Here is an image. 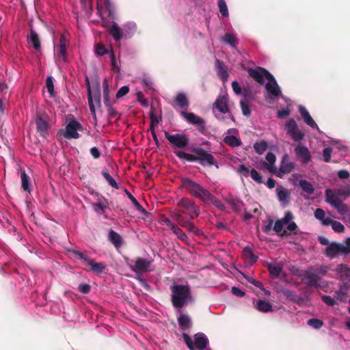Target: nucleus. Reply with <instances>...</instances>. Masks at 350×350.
I'll return each mask as SVG.
<instances>
[{"label":"nucleus","instance_id":"nucleus-1","mask_svg":"<svg viewBox=\"0 0 350 350\" xmlns=\"http://www.w3.org/2000/svg\"><path fill=\"white\" fill-rule=\"evenodd\" d=\"M171 301L176 312H180V309L187 306L193 301L191 288L189 285L174 284L171 286Z\"/></svg>","mask_w":350,"mask_h":350},{"label":"nucleus","instance_id":"nucleus-2","mask_svg":"<svg viewBox=\"0 0 350 350\" xmlns=\"http://www.w3.org/2000/svg\"><path fill=\"white\" fill-rule=\"evenodd\" d=\"M182 185L192 196L204 203L211 197V193L206 189L189 178H183Z\"/></svg>","mask_w":350,"mask_h":350},{"label":"nucleus","instance_id":"nucleus-3","mask_svg":"<svg viewBox=\"0 0 350 350\" xmlns=\"http://www.w3.org/2000/svg\"><path fill=\"white\" fill-rule=\"evenodd\" d=\"M183 338L190 350H204L208 344V338L203 333L196 334L194 336V341L186 333L183 334Z\"/></svg>","mask_w":350,"mask_h":350},{"label":"nucleus","instance_id":"nucleus-4","mask_svg":"<svg viewBox=\"0 0 350 350\" xmlns=\"http://www.w3.org/2000/svg\"><path fill=\"white\" fill-rule=\"evenodd\" d=\"M126 263L129 268L137 274L150 272L152 271V260L137 257L135 259H126Z\"/></svg>","mask_w":350,"mask_h":350},{"label":"nucleus","instance_id":"nucleus-5","mask_svg":"<svg viewBox=\"0 0 350 350\" xmlns=\"http://www.w3.org/2000/svg\"><path fill=\"white\" fill-rule=\"evenodd\" d=\"M69 44V34L66 32L61 34L59 44L54 47L57 62L66 63L68 61L67 47Z\"/></svg>","mask_w":350,"mask_h":350},{"label":"nucleus","instance_id":"nucleus-6","mask_svg":"<svg viewBox=\"0 0 350 350\" xmlns=\"http://www.w3.org/2000/svg\"><path fill=\"white\" fill-rule=\"evenodd\" d=\"M349 253V247L336 242H332L328 246L325 247L324 251V254L331 259L337 258L340 255H347Z\"/></svg>","mask_w":350,"mask_h":350},{"label":"nucleus","instance_id":"nucleus-7","mask_svg":"<svg viewBox=\"0 0 350 350\" xmlns=\"http://www.w3.org/2000/svg\"><path fill=\"white\" fill-rule=\"evenodd\" d=\"M81 130V124L72 116V118L68 120V123L66 125L63 136L68 139H78L80 137L78 131Z\"/></svg>","mask_w":350,"mask_h":350},{"label":"nucleus","instance_id":"nucleus-8","mask_svg":"<svg viewBox=\"0 0 350 350\" xmlns=\"http://www.w3.org/2000/svg\"><path fill=\"white\" fill-rule=\"evenodd\" d=\"M192 152L198 154V163L202 166L215 165L218 167L217 162L215 157L201 147H196Z\"/></svg>","mask_w":350,"mask_h":350},{"label":"nucleus","instance_id":"nucleus-9","mask_svg":"<svg viewBox=\"0 0 350 350\" xmlns=\"http://www.w3.org/2000/svg\"><path fill=\"white\" fill-rule=\"evenodd\" d=\"M178 205L185 209L180 213L187 215L189 219H193L199 215V210L195 206L193 201L188 198H183L178 202Z\"/></svg>","mask_w":350,"mask_h":350},{"label":"nucleus","instance_id":"nucleus-10","mask_svg":"<svg viewBox=\"0 0 350 350\" xmlns=\"http://www.w3.org/2000/svg\"><path fill=\"white\" fill-rule=\"evenodd\" d=\"M287 134L295 142H300L304 139L305 134L299 130L297 124L294 119H291L288 121L285 126Z\"/></svg>","mask_w":350,"mask_h":350},{"label":"nucleus","instance_id":"nucleus-11","mask_svg":"<svg viewBox=\"0 0 350 350\" xmlns=\"http://www.w3.org/2000/svg\"><path fill=\"white\" fill-rule=\"evenodd\" d=\"M265 89L268 93L266 96L267 99L275 100L282 96L281 89L273 75H270L269 79H267Z\"/></svg>","mask_w":350,"mask_h":350},{"label":"nucleus","instance_id":"nucleus-12","mask_svg":"<svg viewBox=\"0 0 350 350\" xmlns=\"http://www.w3.org/2000/svg\"><path fill=\"white\" fill-rule=\"evenodd\" d=\"M96 201L91 203L94 211L98 215H104L105 218H107L105 213L110 210L108 200L99 194H96Z\"/></svg>","mask_w":350,"mask_h":350},{"label":"nucleus","instance_id":"nucleus-13","mask_svg":"<svg viewBox=\"0 0 350 350\" xmlns=\"http://www.w3.org/2000/svg\"><path fill=\"white\" fill-rule=\"evenodd\" d=\"M165 136L174 148H184L189 142V137L185 134L171 135L168 132H165Z\"/></svg>","mask_w":350,"mask_h":350},{"label":"nucleus","instance_id":"nucleus-14","mask_svg":"<svg viewBox=\"0 0 350 350\" xmlns=\"http://www.w3.org/2000/svg\"><path fill=\"white\" fill-rule=\"evenodd\" d=\"M223 141L226 144L233 148L239 147L242 145L239 131L234 128L229 129L225 133Z\"/></svg>","mask_w":350,"mask_h":350},{"label":"nucleus","instance_id":"nucleus-15","mask_svg":"<svg viewBox=\"0 0 350 350\" xmlns=\"http://www.w3.org/2000/svg\"><path fill=\"white\" fill-rule=\"evenodd\" d=\"M247 72L252 79L260 84H264L265 79H269V76L272 75L269 71L262 67L250 68L247 70Z\"/></svg>","mask_w":350,"mask_h":350},{"label":"nucleus","instance_id":"nucleus-16","mask_svg":"<svg viewBox=\"0 0 350 350\" xmlns=\"http://www.w3.org/2000/svg\"><path fill=\"white\" fill-rule=\"evenodd\" d=\"M232 88L236 95L243 96L246 100H252L253 98L252 88L251 86L247 85L241 87L237 81L232 82Z\"/></svg>","mask_w":350,"mask_h":350},{"label":"nucleus","instance_id":"nucleus-17","mask_svg":"<svg viewBox=\"0 0 350 350\" xmlns=\"http://www.w3.org/2000/svg\"><path fill=\"white\" fill-rule=\"evenodd\" d=\"M303 280H304L305 284L308 286L314 287L321 286V277H319V275H318L314 271H312L311 270H307L305 271L303 275Z\"/></svg>","mask_w":350,"mask_h":350},{"label":"nucleus","instance_id":"nucleus-18","mask_svg":"<svg viewBox=\"0 0 350 350\" xmlns=\"http://www.w3.org/2000/svg\"><path fill=\"white\" fill-rule=\"evenodd\" d=\"M334 271L336 278L342 281L344 284L350 282V268L347 265H338Z\"/></svg>","mask_w":350,"mask_h":350},{"label":"nucleus","instance_id":"nucleus-19","mask_svg":"<svg viewBox=\"0 0 350 350\" xmlns=\"http://www.w3.org/2000/svg\"><path fill=\"white\" fill-rule=\"evenodd\" d=\"M87 81L88 83V105L90 110V112L92 116H96V109H95V104L100 105V96L98 94H93L92 93L90 83L88 81V79L87 78Z\"/></svg>","mask_w":350,"mask_h":350},{"label":"nucleus","instance_id":"nucleus-20","mask_svg":"<svg viewBox=\"0 0 350 350\" xmlns=\"http://www.w3.org/2000/svg\"><path fill=\"white\" fill-rule=\"evenodd\" d=\"M177 314V321L180 329L182 330H187L192 326V321L191 317L185 313H183L182 309L180 312H176Z\"/></svg>","mask_w":350,"mask_h":350},{"label":"nucleus","instance_id":"nucleus-21","mask_svg":"<svg viewBox=\"0 0 350 350\" xmlns=\"http://www.w3.org/2000/svg\"><path fill=\"white\" fill-rule=\"evenodd\" d=\"M295 152L303 163L306 164L310 161L311 154L307 147L298 145L295 148Z\"/></svg>","mask_w":350,"mask_h":350},{"label":"nucleus","instance_id":"nucleus-22","mask_svg":"<svg viewBox=\"0 0 350 350\" xmlns=\"http://www.w3.org/2000/svg\"><path fill=\"white\" fill-rule=\"evenodd\" d=\"M214 106L221 113H228L229 108L228 106V96L227 95H219L217 98Z\"/></svg>","mask_w":350,"mask_h":350},{"label":"nucleus","instance_id":"nucleus-23","mask_svg":"<svg viewBox=\"0 0 350 350\" xmlns=\"http://www.w3.org/2000/svg\"><path fill=\"white\" fill-rule=\"evenodd\" d=\"M293 215L291 212L287 211L280 221L286 226V229L290 232H295L297 229V224L293 221Z\"/></svg>","mask_w":350,"mask_h":350},{"label":"nucleus","instance_id":"nucleus-24","mask_svg":"<svg viewBox=\"0 0 350 350\" xmlns=\"http://www.w3.org/2000/svg\"><path fill=\"white\" fill-rule=\"evenodd\" d=\"M299 111L300 114L301 115L304 122L310 126L312 129H316L317 130H319L318 125L317 123L314 121V120L310 116V113L307 111L305 107L300 105L298 107Z\"/></svg>","mask_w":350,"mask_h":350},{"label":"nucleus","instance_id":"nucleus-25","mask_svg":"<svg viewBox=\"0 0 350 350\" xmlns=\"http://www.w3.org/2000/svg\"><path fill=\"white\" fill-rule=\"evenodd\" d=\"M215 68L219 77L224 81L226 82L228 80V73L223 62L216 59L215 60Z\"/></svg>","mask_w":350,"mask_h":350},{"label":"nucleus","instance_id":"nucleus-26","mask_svg":"<svg viewBox=\"0 0 350 350\" xmlns=\"http://www.w3.org/2000/svg\"><path fill=\"white\" fill-rule=\"evenodd\" d=\"M182 116H183L186 120L192 124L203 126L204 124V121L200 117L195 115L193 113H187L185 111L181 112Z\"/></svg>","mask_w":350,"mask_h":350},{"label":"nucleus","instance_id":"nucleus-27","mask_svg":"<svg viewBox=\"0 0 350 350\" xmlns=\"http://www.w3.org/2000/svg\"><path fill=\"white\" fill-rule=\"evenodd\" d=\"M294 167L295 163L289 161L288 155H284L280 167V172L283 174H288L293 170Z\"/></svg>","mask_w":350,"mask_h":350},{"label":"nucleus","instance_id":"nucleus-28","mask_svg":"<svg viewBox=\"0 0 350 350\" xmlns=\"http://www.w3.org/2000/svg\"><path fill=\"white\" fill-rule=\"evenodd\" d=\"M348 288L346 284L339 286L338 290L335 292L334 297L340 302L345 303L347 299Z\"/></svg>","mask_w":350,"mask_h":350},{"label":"nucleus","instance_id":"nucleus-29","mask_svg":"<svg viewBox=\"0 0 350 350\" xmlns=\"http://www.w3.org/2000/svg\"><path fill=\"white\" fill-rule=\"evenodd\" d=\"M109 32L116 41H120L124 35L123 30L115 23L109 28Z\"/></svg>","mask_w":350,"mask_h":350},{"label":"nucleus","instance_id":"nucleus-30","mask_svg":"<svg viewBox=\"0 0 350 350\" xmlns=\"http://www.w3.org/2000/svg\"><path fill=\"white\" fill-rule=\"evenodd\" d=\"M109 241L116 247L119 248L122 245L121 236L113 230H111L108 235Z\"/></svg>","mask_w":350,"mask_h":350},{"label":"nucleus","instance_id":"nucleus-31","mask_svg":"<svg viewBox=\"0 0 350 350\" xmlns=\"http://www.w3.org/2000/svg\"><path fill=\"white\" fill-rule=\"evenodd\" d=\"M226 201L230 205L232 210L235 212H239L243 205V202L241 200L232 196L227 198Z\"/></svg>","mask_w":350,"mask_h":350},{"label":"nucleus","instance_id":"nucleus-32","mask_svg":"<svg viewBox=\"0 0 350 350\" xmlns=\"http://www.w3.org/2000/svg\"><path fill=\"white\" fill-rule=\"evenodd\" d=\"M37 131L41 135L44 136L48 131L49 124L47 122L41 117H38L36 120Z\"/></svg>","mask_w":350,"mask_h":350},{"label":"nucleus","instance_id":"nucleus-33","mask_svg":"<svg viewBox=\"0 0 350 350\" xmlns=\"http://www.w3.org/2000/svg\"><path fill=\"white\" fill-rule=\"evenodd\" d=\"M97 2V12L100 16L102 17L103 12L109 11L111 8V3L109 0H96Z\"/></svg>","mask_w":350,"mask_h":350},{"label":"nucleus","instance_id":"nucleus-34","mask_svg":"<svg viewBox=\"0 0 350 350\" xmlns=\"http://www.w3.org/2000/svg\"><path fill=\"white\" fill-rule=\"evenodd\" d=\"M103 93L105 107H110V105H113V102L110 99L109 85L106 80H104L103 82Z\"/></svg>","mask_w":350,"mask_h":350},{"label":"nucleus","instance_id":"nucleus-35","mask_svg":"<svg viewBox=\"0 0 350 350\" xmlns=\"http://www.w3.org/2000/svg\"><path fill=\"white\" fill-rule=\"evenodd\" d=\"M175 154L180 159L185 161H187L189 162H198V154L194 153V154H192L183 151H176L175 152Z\"/></svg>","mask_w":350,"mask_h":350},{"label":"nucleus","instance_id":"nucleus-36","mask_svg":"<svg viewBox=\"0 0 350 350\" xmlns=\"http://www.w3.org/2000/svg\"><path fill=\"white\" fill-rule=\"evenodd\" d=\"M325 194L327 202L333 206H334L337 202L340 201L339 199L340 196L336 193V191L334 192L331 189H327L325 191Z\"/></svg>","mask_w":350,"mask_h":350},{"label":"nucleus","instance_id":"nucleus-37","mask_svg":"<svg viewBox=\"0 0 350 350\" xmlns=\"http://www.w3.org/2000/svg\"><path fill=\"white\" fill-rule=\"evenodd\" d=\"M324 226H331L333 230L338 233L343 232L345 230L344 226L340 222L334 221L332 219L325 220L324 221Z\"/></svg>","mask_w":350,"mask_h":350},{"label":"nucleus","instance_id":"nucleus-38","mask_svg":"<svg viewBox=\"0 0 350 350\" xmlns=\"http://www.w3.org/2000/svg\"><path fill=\"white\" fill-rule=\"evenodd\" d=\"M268 269L272 278H278L280 275L283 266L281 264H269Z\"/></svg>","mask_w":350,"mask_h":350},{"label":"nucleus","instance_id":"nucleus-39","mask_svg":"<svg viewBox=\"0 0 350 350\" xmlns=\"http://www.w3.org/2000/svg\"><path fill=\"white\" fill-rule=\"evenodd\" d=\"M29 40L31 43L33 49H35L37 51H39L40 49L41 46L39 36L33 29L30 30Z\"/></svg>","mask_w":350,"mask_h":350},{"label":"nucleus","instance_id":"nucleus-40","mask_svg":"<svg viewBox=\"0 0 350 350\" xmlns=\"http://www.w3.org/2000/svg\"><path fill=\"white\" fill-rule=\"evenodd\" d=\"M136 30L137 26L133 22H128L123 26V33L126 38L133 36Z\"/></svg>","mask_w":350,"mask_h":350},{"label":"nucleus","instance_id":"nucleus-41","mask_svg":"<svg viewBox=\"0 0 350 350\" xmlns=\"http://www.w3.org/2000/svg\"><path fill=\"white\" fill-rule=\"evenodd\" d=\"M256 308L258 311L268 312L272 310V305L266 300H258L256 302Z\"/></svg>","mask_w":350,"mask_h":350},{"label":"nucleus","instance_id":"nucleus-42","mask_svg":"<svg viewBox=\"0 0 350 350\" xmlns=\"http://www.w3.org/2000/svg\"><path fill=\"white\" fill-rule=\"evenodd\" d=\"M299 185L302 190L308 195H312L314 193V188L312 184L304 179H301L299 181Z\"/></svg>","mask_w":350,"mask_h":350},{"label":"nucleus","instance_id":"nucleus-43","mask_svg":"<svg viewBox=\"0 0 350 350\" xmlns=\"http://www.w3.org/2000/svg\"><path fill=\"white\" fill-rule=\"evenodd\" d=\"M21 187L25 191L31 192V183L30 178L29 176L26 174L25 171H23L21 174Z\"/></svg>","mask_w":350,"mask_h":350},{"label":"nucleus","instance_id":"nucleus-44","mask_svg":"<svg viewBox=\"0 0 350 350\" xmlns=\"http://www.w3.org/2000/svg\"><path fill=\"white\" fill-rule=\"evenodd\" d=\"M175 103L181 109L187 108L189 105L187 98L184 93H178L175 98Z\"/></svg>","mask_w":350,"mask_h":350},{"label":"nucleus","instance_id":"nucleus-45","mask_svg":"<svg viewBox=\"0 0 350 350\" xmlns=\"http://www.w3.org/2000/svg\"><path fill=\"white\" fill-rule=\"evenodd\" d=\"M223 40L230 44L232 47H236L238 44V41L236 36L232 33H226L223 37Z\"/></svg>","mask_w":350,"mask_h":350},{"label":"nucleus","instance_id":"nucleus-46","mask_svg":"<svg viewBox=\"0 0 350 350\" xmlns=\"http://www.w3.org/2000/svg\"><path fill=\"white\" fill-rule=\"evenodd\" d=\"M253 147L256 153H258V154H262L267 149L268 144L265 141L262 140L254 143Z\"/></svg>","mask_w":350,"mask_h":350},{"label":"nucleus","instance_id":"nucleus-47","mask_svg":"<svg viewBox=\"0 0 350 350\" xmlns=\"http://www.w3.org/2000/svg\"><path fill=\"white\" fill-rule=\"evenodd\" d=\"M91 267V270L96 273H101L105 269V265L101 262H94L92 260L88 265Z\"/></svg>","mask_w":350,"mask_h":350},{"label":"nucleus","instance_id":"nucleus-48","mask_svg":"<svg viewBox=\"0 0 350 350\" xmlns=\"http://www.w3.org/2000/svg\"><path fill=\"white\" fill-rule=\"evenodd\" d=\"M102 175L111 187L114 189H118V184L107 170H103Z\"/></svg>","mask_w":350,"mask_h":350},{"label":"nucleus","instance_id":"nucleus-49","mask_svg":"<svg viewBox=\"0 0 350 350\" xmlns=\"http://www.w3.org/2000/svg\"><path fill=\"white\" fill-rule=\"evenodd\" d=\"M213 204L215 206H216L218 209L221 211L225 210V206L223 204V203L216 198L213 194L211 193V197L208 198L207 200V202H205V204Z\"/></svg>","mask_w":350,"mask_h":350},{"label":"nucleus","instance_id":"nucleus-50","mask_svg":"<svg viewBox=\"0 0 350 350\" xmlns=\"http://www.w3.org/2000/svg\"><path fill=\"white\" fill-rule=\"evenodd\" d=\"M277 196L280 202H286L289 197V192L282 187L277 188Z\"/></svg>","mask_w":350,"mask_h":350},{"label":"nucleus","instance_id":"nucleus-51","mask_svg":"<svg viewBox=\"0 0 350 350\" xmlns=\"http://www.w3.org/2000/svg\"><path fill=\"white\" fill-rule=\"evenodd\" d=\"M338 212L342 215H345L346 214H349L350 213L349 206L344 204L341 200L334 206Z\"/></svg>","mask_w":350,"mask_h":350},{"label":"nucleus","instance_id":"nucleus-52","mask_svg":"<svg viewBox=\"0 0 350 350\" xmlns=\"http://www.w3.org/2000/svg\"><path fill=\"white\" fill-rule=\"evenodd\" d=\"M336 191V193L340 196L348 198L350 196V185H342Z\"/></svg>","mask_w":350,"mask_h":350},{"label":"nucleus","instance_id":"nucleus-53","mask_svg":"<svg viewBox=\"0 0 350 350\" xmlns=\"http://www.w3.org/2000/svg\"><path fill=\"white\" fill-rule=\"evenodd\" d=\"M46 87L49 92L50 96L53 97L55 96L53 79L51 76H48L46 79Z\"/></svg>","mask_w":350,"mask_h":350},{"label":"nucleus","instance_id":"nucleus-54","mask_svg":"<svg viewBox=\"0 0 350 350\" xmlns=\"http://www.w3.org/2000/svg\"><path fill=\"white\" fill-rule=\"evenodd\" d=\"M314 217L320 220L322 224L324 226V221L327 219H330L329 217H325V211L321 208H317L314 211Z\"/></svg>","mask_w":350,"mask_h":350},{"label":"nucleus","instance_id":"nucleus-55","mask_svg":"<svg viewBox=\"0 0 350 350\" xmlns=\"http://www.w3.org/2000/svg\"><path fill=\"white\" fill-rule=\"evenodd\" d=\"M171 230L180 239L184 240L187 238L185 233L176 224L171 225Z\"/></svg>","mask_w":350,"mask_h":350},{"label":"nucleus","instance_id":"nucleus-56","mask_svg":"<svg viewBox=\"0 0 350 350\" xmlns=\"http://www.w3.org/2000/svg\"><path fill=\"white\" fill-rule=\"evenodd\" d=\"M218 7L221 16L228 17L229 14L226 1L224 0H218Z\"/></svg>","mask_w":350,"mask_h":350},{"label":"nucleus","instance_id":"nucleus-57","mask_svg":"<svg viewBox=\"0 0 350 350\" xmlns=\"http://www.w3.org/2000/svg\"><path fill=\"white\" fill-rule=\"evenodd\" d=\"M129 198L131 200L135 207L142 213H146V210L142 206L136 198L129 192H127Z\"/></svg>","mask_w":350,"mask_h":350},{"label":"nucleus","instance_id":"nucleus-58","mask_svg":"<svg viewBox=\"0 0 350 350\" xmlns=\"http://www.w3.org/2000/svg\"><path fill=\"white\" fill-rule=\"evenodd\" d=\"M308 325L310 327H313L314 329H319L321 328L323 325V321L321 319L312 318L310 319L308 321Z\"/></svg>","mask_w":350,"mask_h":350},{"label":"nucleus","instance_id":"nucleus-59","mask_svg":"<svg viewBox=\"0 0 350 350\" xmlns=\"http://www.w3.org/2000/svg\"><path fill=\"white\" fill-rule=\"evenodd\" d=\"M243 252V255L246 258H249L252 262H255L257 260L258 258H257V256H256L254 254L252 250L251 249L250 247L246 246L245 247H244Z\"/></svg>","mask_w":350,"mask_h":350},{"label":"nucleus","instance_id":"nucleus-60","mask_svg":"<svg viewBox=\"0 0 350 350\" xmlns=\"http://www.w3.org/2000/svg\"><path fill=\"white\" fill-rule=\"evenodd\" d=\"M109 56H110V60H111V70L113 72H120V66L116 59L115 54L113 51H111L110 52Z\"/></svg>","mask_w":350,"mask_h":350},{"label":"nucleus","instance_id":"nucleus-61","mask_svg":"<svg viewBox=\"0 0 350 350\" xmlns=\"http://www.w3.org/2000/svg\"><path fill=\"white\" fill-rule=\"evenodd\" d=\"M184 213H178L175 215V219L177 221V223L181 226L182 227L185 228L188 222H189V219H187L183 217Z\"/></svg>","mask_w":350,"mask_h":350},{"label":"nucleus","instance_id":"nucleus-62","mask_svg":"<svg viewBox=\"0 0 350 350\" xmlns=\"http://www.w3.org/2000/svg\"><path fill=\"white\" fill-rule=\"evenodd\" d=\"M73 253L78 258V259L81 260L83 262H85L88 265H89V263L92 260L87 254H85L83 252H81L79 251L75 250V251H73Z\"/></svg>","mask_w":350,"mask_h":350},{"label":"nucleus","instance_id":"nucleus-63","mask_svg":"<svg viewBox=\"0 0 350 350\" xmlns=\"http://www.w3.org/2000/svg\"><path fill=\"white\" fill-rule=\"evenodd\" d=\"M282 293H283V295H284V297H286L289 300L293 301H297L298 297L293 291L289 290V289H284L282 291Z\"/></svg>","mask_w":350,"mask_h":350},{"label":"nucleus","instance_id":"nucleus-64","mask_svg":"<svg viewBox=\"0 0 350 350\" xmlns=\"http://www.w3.org/2000/svg\"><path fill=\"white\" fill-rule=\"evenodd\" d=\"M108 53L107 49L103 44H98L95 46V53L97 55L103 56Z\"/></svg>","mask_w":350,"mask_h":350}]
</instances>
